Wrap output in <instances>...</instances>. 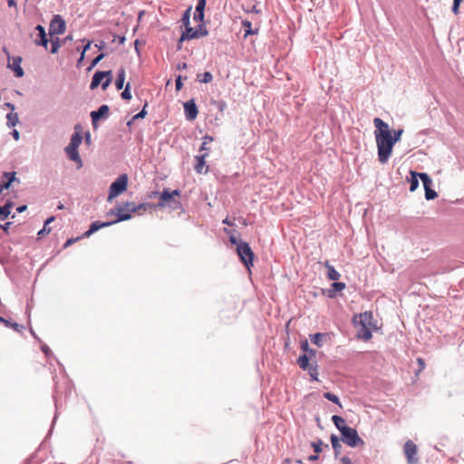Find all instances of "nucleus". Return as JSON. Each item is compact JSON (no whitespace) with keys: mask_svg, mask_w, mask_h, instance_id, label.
Listing matches in <instances>:
<instances>
[{"mask_svg":"<svg viewBox=\"0 0 464 464\" xmlns=\"http://www.w3.org/2000/svg\"><path fill=\"white\" fill-rule=\"evenodd\" d=\"M417 363L419 365V370L416 372V374L418 375L420 372H422L425 369L426 364L422 358H417Z\"/></svg>","mask_w":464,"mask_h":464,"instance_id":"nucleus-42","label":"nucleus"},{"mask_svg":"<svg viewBox=\"0 0 464 464\" xmlns=\"http://www.w3.org/2000/svg\"><path fill=\"white\" fill-rule=\"evenodd\" d=\"M318 459V456H317V455H311V456L308 458V459H309V460H311V461H312V460H315V459Z\"/></svg>","mask_w":464,"mask_h":464,"instance_id":"nucleus-58","label":"nucleus"},{"mask_svg":"<svg viewBox=\"0 0 464 464\" xmlns=\"http://www.w3.org/2000/svg\"><path fill=\"white\" fill-rule=\"evenodd\" d=\"M332 420L334 423V425L336 426V428L340 430L341 433H342V430H343V429L348 428V426L345 425L344 419L340 416L334 415L332 417Z\"/></svg>","mask_w":464,"mask_h":464,"instance_id":"nucleus-27","label":"nucleus"},{"mask_svg":"<svg viewBox=\"0 0 464 464\" xmlns=\"http://www.w3.org/2000/svg\"><path fill=\"white\" fill-rule=\"evenodd\" d=\"M223 223L226 224V225H228V226H233L234 224L229 220L228 218H226L224 220H223Z\"/></svg>","mask_w":464,"mask_h":464,"instance_id":"nucleus-56","label":"nucleus"},{"mask_svg":"<svg viewBox=\"0 0 464 464\" xmlns=\"http://www.w3.org/2000/svg\"><path fill=\"white\" fill-rule=\"evenodd\" d=\"M402 132H403L402 130H393L392 132V140L396 143L397 141H399L401 140V136Z\"/></svg>","mask_w":464,"mask_h":464,"instance_id":"nucleus-39","label":"nucleus"},{"mask_svg":"<svg viewBox=\"0 0 464 464\" xmlns=\"http://www.w3.org/2000/svg\"><path fill=\"white\" fill-rule=\"evenodd\" d=\"M353 323L357 329V337L363 341H369L372 337V331L378 328L372 312L355 314Z\"/></svg>","mask_w":464,"mask_h":464,"instance_id":"nucleus-3","label":"nucleus"},{"mask_svg":"<svg viewBox=\"0 0 464 464\" xmlns=\"http://www.w3.org/2000/svg\"><path fill=\"white\" fill-rule=\"evenodd\" d=\"M16 179H15V172H5L4 173V176H3V181L0 182V193L4 190V189H7L11 183L13 181H14Z\"/></svg>","mask_w":464,"mask_h":464,"instance_id":"nucleus-19","label":"nucleus"},{"mask_svg":"<svg viewBox=\"0 0 464 464\" xmlns=\"http://www.w3.org/2000/svg\"><path fill=\"white\" fill-rule=\"evenodd\" d=\"M197 78L200 82H203V83H208L213 80V76L209 72H206L204 73L198 74Z\"/></svg>","mask_w":464,"mask_h":464,"instance_id":"nucleus-29","label":"nucleus"},{"mask_svg":"<svg viewBox=\"0 0 464 464\" xmlns=\"http://www.w3.org/2000/svg\"><path fill=\"white\" fill-rule=\"evenodd\" d=\"M341 462L343 464H352V461H351V459L348 457H343L341 459Z\"/></svg>","mask_w":464,"mask_h":464,"instance_id":"nucleus-52","label":"nucleus"},{"mask_svg":"<svg viewBox=\"0 0 464 464\" xmlns=\"http://www.w3.org/2000/svg\"><path fill=\"white\" fill-rule=\"evenodd\" d=\"M0 322L4 323L7 326L10 325L12 328H14L17 332H19L21 329L24 328V326L18 324L17 323L10 324L8 321H6L5 319H4L1 316H0Z\"/></svg>","mask_w":464,"mask_h":464,"instance_id":"nucleus-32","label":"nucleus"},{"mask_svg":"<svg viewBox=\"0 0 464 464\" xmlns=\"http://www.w3.org/2000/svg\"><path fill=\"white\" fill-rule=\"evenodd\" d=\"M420 179H421L423 183L424 189L429 188L432 185V180L430 178V176L426 173H420L419 174Z\"/></svg>","mask_w":464,"mask_h":464,"instance_id":"nucleus-28","label":"nucleus"},{"mask_svg":"<svg viewBox=\"0 0 464 464\" xmlns=\"http://www.w3.org/2000/svg\"><path fill=\"white\" fill-rule=\"evenodd\" d=\"M127 186L128 177L126 174H122L110 186L108 201H112L116 197L123 193L127 189Z\"/></svg>","mask_w":464,"mask_h":464,"instance_id":"nucleus-4","label":"nucleus"},{"mask_svg":"<svg viewBox=\"0 0 464 464\" xmlns=\"http://www.w3.org/2000/svg\"><path fill=\"white\" fill-rule=\"evenodd\" d=\"M35 30H37L39 32V40L38 39H35L34 40V43L37 44V45H42L44 47H47V44H48V39L46 37V34H45V30L44 28L38 24L36 27H35Z\"/></svg>","mask_w":464,"mask_h":464,"instance_id":"nucleus-21","label":"nucleus"},{"mask_svg":"<svg viewBox=\"0 0 464 464\" xmlns=\"http://www.w3.org/2000/svg\"><path fill=\"white\" fill-rule=\"evenodd\" d=\"M190 11L191 7L188 8L182 17V22L186 27L189 24Z\"/></svg>","mask_w":464,"mask_h":464,"instance_id":"nucleus-37","label":"nucleus"},{"mask_svg":"<svg viewBox=\"0 0 464 464\" xmlns=\"http://www.w3.org/2000/svg\"><path fill=\"white\" fill-rule=\"evenodd\" d=\"M21 62H22V58L17 56V57H14L12 63H8V67L11 68L14 72L15 76L18 78L23 77L24 74V70L20 65Z\"/></svg>","mask_w":464,"mask_h":464,"instance_id":"nucleus-17","label":"nucleus"},{"mask_svg":"<svg viewBox=\"0 0 464 464\" xmlns=\"http://www.w3.org/2000/svg\"><path fill=\"white\" fill-rule=\"evenodd\" d=\"M324 266L327 268V277L332 281H337L340 278V274L335 268L330 265L329 261L324 262Z\"/></svg>","mask_w":464,"mask_h":464,"instance_id":"nucleus-22","label":"nucleus"},{"mask_svg":"<svg viewBox=\"0 0 464 464\" xmlns=\"http://www.w3.org/2000/svg\"><path fill=\"white\" fill-rule=\"evenodd\" d=\"M109 226H111V221H107V222H100V221H95L93 223H92L89 230H87L84 234H83V237H89L92 234H93L94 232H96L97 230H99L100 228L102 227H109Z\"/></svg>","mask_w":464,"mask_h":464,"instance_id":"nucleus-20","label":"nucleus"},{"mask_svg":"<svg viewBox=\"0 0 464 464\" xmlns=\"http://www.w3.org/2000/svg\"><path fill=\"white\" fill-rule=\"evenodd\" d=\"M373 124L378 160L382 164H385L392 156L395 142L392 140V131L386 122L380 118H375Z\"/></svg>","mask_w":464,"mask_h":464,"instance_id":"nucleus-1","label":"nucleus"},{"mask_svg":"<svg viewBox=\"0 0 464 464\" xmlns=\"http://www.w3.org/2000/svg\"><path fill=\"white\" fill-rule=\"evenodd\" d=\"M91 44H92V43L90 41H88L87 44H85V46L83 47V52L81 55L80 61H82L83 59L84 53L91 47Z\"/></svg>","mask_w":464,"mask_h":464,"instance_id":"nucleus-46","label":"nucleus"},{"mask_svg":"<svg viewBox=\"0 0 464 464\" xmlns=\"http://www.w3.org/2000/svg\"><path fill=\"white\" fill-rule=\"evenodd\" d=\"M10 225H11V222H7L5 225H2L1 227L3 228L4 231L7 232Z\"/></svg>","mask_w":464,"mask_h":464,"instance_id":"nucleus-53","label":"nucleus"},{"mask_svg":"<svg viewBox=\"0 0 464 464\" xmlns=\"http://www.w3.org/2000/svg\"><path fill=\"white\" fill-rule=\"evenodd\" d=\"M109 107L108 105H102L97 111H93L91 112V117H92V124L93 126L96 125V122L102 119V118H105L108 116L109 114Z\"/></svg>","mask_w":464,"mask_h":464,"instance_id":"nucleus-14","label":"nucleus"},{"mask_svg":"<svg viewBox=\"0 0 464 464\" xmlns=\"http://www.w3.org/2000/svg\"><path fill=\"white\" fill-rule=\"evenodd\" d=\"M237 252L240 257V260L249 269V266L253 265L254 253L251 250L247 243H240L237 245Z\"/></svg>","mask_w":464,"mask_h":464,"instance_id":"nucleus-7","label":"nucleus"},{"mask_svg":"<svg viewBox=\"0 0 464 464\" xmlns=\"http://www.w3.org/2000/svg\"><path fill=\"white\" fill-rule=\"evenodd\" d=\"M185 115L187 120L194 121L198 113L197 105L194 100H189L184 103Z\"/></svg>","mask_w":464,"mask_h":464,"instance_id":"nucleus-13","label":"nucleus"},{"mask_svg":"<svg viewBox=\"0 0 464 464\" xmlns=\"http://www.w3.org/2000/svg\"><path fill=\"white\" fill-rule=\"evenodd\" d=\"M420 173H417L415 171H411V179H410V191L413 192L417 189L419 187V180L418 178Z\"/></svg>","mask_w":464,"mask_h":464,"instance_id":"nucleus-26","label":"nucleus"},{"mask_svg":"<svg viewBox=\"0 0 464 464\" xmlns=\"http://www.w3.org/2000/svg\"><path fill=\"white\" fill-rule=\"evenodd\" d=\"M206 6V0H198L196 10L194 13V20L199 24H203L204 9Z\"/></svg>","mask_w":464,"mask_h":464,"instance_id":"nucleus-18","label":"nucleus"},{"mask_svg":"<svg viewBox=\"0 0 464 464\" xmlns=\"http://www.w3.org/2000/svg\"><path fill=\"white\" fill-rule=\"evenodd\" d=\"M324 397L325 399H327L328 401H330L335 404H338L339 406H342L339 398L335 394L331 393V392H325L324 394Z\"/></svg>","mask_w":464,"mask_h":464,"instance_id":"nucleus-31","label":"nucleus"},{"mask_svg":"<svg viewBox=\"0 0 464 464\" xmlns=\"http://www.w3.org/2000/svg\"><path fill=\"white\" fill-rule=\"evenodd\" d=\"M65 152L67 157L77 163L78 169L82 167V161L79 155L78 150L72 147H70L69 145L65 148Z\"/></svg>","mask_w":464,"mask_h":464,"instance_id":"nucleus-15","label":"nucleus"},{"mask_svg":"<svg viewBox=\"0 0 464 464\" xmlns=\"http://www.w3.org/2000/svg\"><path fill=\"white\" fill-rule=\"evenodd\" d=\"M149 207H150L149 203L135 204L134 202L127 201L116 205L114 208L107 213V216L113 218L111 220V225H113L121 221L130 219L132 213H138L140 211L144 212Z\"/></svg>","mask_w":464,"mask_h":464,"instance_id":"nucleus-2","label":"nucleus"},{"mask_svg":"<svg viewBox=\"0 0 464 464\" xmlns=\"http://www.w3.org/2000/svg\"><path fill=\"white\" fill-rule=\"evenodd\" d=\"M342 440L350 447L362 446L364 441L359 437L355 429L348 427L342 430Z\"/></svg>","mask_w":464,"mask_h":464,"instance_id":"nucleus-5","label":"nucleus"},{"mask_svg":"<svg viewBox=\"0 0 464 464\" xmlns=\"http://www.w3.org/2000/svg\"><path fill=\"white\" fill-rule=\"evenodd\" d=\"M111 79H112L111 71H108V72L98 71L94 73V75L92 77L90 88L92 90H93V89L97 88L102 82V90H106L108 88V86L111 84Z\"/></svg>","mask_w":464,"mask_h":464,"instance_id":"nucleus-6","label":"nucleus"},{"mask_svg":"<svg viewBox=\"0 0 464 464\" xmlns=\"http://www.w3.org/2000/svg\"><path fill=\"white\" fill-rule=\"evenodd\" d=\"M417 452V446L412 440L405 442L404 453L409 464H416L418 462Z\"/></svg>","mask_w":464,"mask_h":464,"instance_id":"nucleus-11","label":"nucleus"},{"mask_svg":"<svg viewBox=\"0 0 464 464\" xmlns=\"http://www.w3.org/2000/svg\"><path fill=\"white\" fill-rule=\"evenodd\" d=\"M7 1H8V5H9L10 7H12V6H14V7H15V6H16L15 0H7Z\"/></svg>","mask_w":464,"mask_h":464,"instance_id":"nucleus-57","label":"nucleus"},{"mask_svg":"<svg viewBox=\"0 0 464 464\" xmlns=\"http://www.w3.org/2000/svg\"><path fill=\"white\" fill-rule=\"evenodd\" d=\"M181 88H182V82H181V79H180V76H179L176 80V89L177 90H180Z\"/></svg>","mask_w":464,"mask_h":464,"instance_id":"nucleus-51","label":"nucleus"},{"mask_svg":"<svg viewBox=\"0 0 464 464\" xmlns=\"http://www.w3.org/2000/svg\"><path fill=\"white\" fill-rule=\"evenodd\" d=\"M307 347H308V343H307V342H305V343H304L302 344V348H303L304 351H306V350H307Z\"/></svg>","mask_w":464,"mask_h":464,"instance_id":"nucleus-59","label":"nucleus"},{"mask_svg":"<svg viewBox=\"0 0 464 464\" xmlns=\"http://www.w3.org/2000/svg\"><path fill=\"white\" fill-rule=\"evenodd\" d=\"M26 208H27V206L23 205V206L18 207L16 208V210H17V212L21 213V212L24 211Z\"/></svg>","mask_w":464,"mask_h":464,"instance_id":"nucleus-55","label":"nucleus"},{"mask_svg":"<svg viewBox=\"0 0 464 464\" xmlns=\"http://www.w3.org/2000/svg\"><path fill=\"white\" fill-rule=\"evenodd\" d=\"M208 34V32L206 29L204 24H199L196 29L187 26L186 31L181 35L180 41L197 39L202 36H206Z\"/></svg>","mask_w":464,"mask_h":464,"instance_id":"nucleus-8","label":"nucleus"},{"mask_svg":"<svg viewBox=\"0 0 464 464\" xmlns=\"http://www.w3.org/2000/svg\"><path fill=\"white\" fill-rule=\"evenodd\" d=\"M13 207L14 203L12 201H7L3 207H0V220H5L9 217Z\"/></svg>","mask_w":464,"mask_h":464,"instance_id":"nucleus-23","label":"nucleus"},{"mask_svg":"<svg viewBox=\"0 0 464 464\" xmlns=\"http://www.w3.org/2000/svg\"><path fill=\"white\" fill-rule=\"evenodd\" d=\"M79 239V237H76V238H70L66 241V243L64 244V247H67L69 246H71L72 244H73L74 242H76L77 240Z\"/></svg>","mask_w":464,"mask_h":464,"instance_id":"nucleus-48","label":"nucleus"},{"mask_svg":"<svg viewBox=\"0 0 464 464\" xmlns=\"http://www.w3.org/2000/svg\"><path fill=\"white\" fill-rule=\"evenodd\" d=\"M54 220V217H51L49 218L45 222H44V226L43 227V229H41L39 232H38V236L39 237H43L44 234H48L50 233L51 231V228L48 227L49 224L51 222H53Z\"/></svg>","mask_w":464,"mask_h":464,"instance_id":"nucleus-30","label":"nucleus"},{"mask_svg":"<svg viewBox=\"0 0 464 464\" xmlns=\"http://www.w3.org/2000/svg\"><path fill=\"white\" fill-rule=\"evenodd\" d=\"M331 443H332V446H333V448H334V450L335 451H337L341 448V445H340V442H339V439L334 434H333L331 436Z\"/></svg>","mask_w":464,"mask_h":464,"instance_id":"nucleus-34","label":"nucleus"},{"mask_svg":"<svg viewBox=\"0 0 464 464\" xmlns=\"http://www.w3.org/2000/svg\"><path fill=\"white\" fill-rule=\"evenodd\" d=\"M125 81V70L124 68H121L118 72L117 79L115 82V86L117 90H121L124 85Z\"/></svg>","mask_w":464,"mask_h":464,"instance_id":"nucleus-24","label":"nucleus"},{"mask_svg":"<svg viewBox=\"0 0 464 464\" xmlns=\"http://www.w3.org/2000/svg\"><path fill=\"white\" fill-rule=\"evenodd\" d=\"M7 118H8L9 121H12V125L15 124V121H17V115L16 114L13 115V114L10 113V114L7 115Z\"/></svg>","mask_w":464,"mask_h":464,"instance_id":"nucleus-47","label":"nucleus"},{"mask_svg":"<svg viewBox=\"0 0 464 464\" xmlns=\"http://www.w3.org/2000/svg\"><path fill=\"white\" fill-rule=\"evenodd\" d=\"M104 53L99 54L92 62V67L95 66L101 60L104 58Z\"/></svg>","mask_w":464,"mask_h":464,"instance_id":"nucleus-45","label":"nucleus"},{"mask_svg":"<svg viewBox=\"0 0 464 464\" xmlns=\"http://www.w3.org/2000/svg\"><path fill=\"white\" fill-rule=\"evenodd\" d=\"M224 232H225V233H227V234H228V235L230 236L229 240H230V242H231L232 244H234V245H238V244H239V243L237 242V237H234V236L232 235V231H231V230H229V229H227V228H224Z\"/></svg>","mask_w":464,"mask_h":464,"instance_id":"nucleus-43","label":"nucleus"},{"mask_svg":"<svg viewBox=\"0 0 464 464\" xmlns=\"http://www.w3.org/2000/svg\"><path fill=\"white\" fill-rule=\"evenodd\" d=\"M322 444L323 442L321 440L312 443V447L314 448L315 453L318 454L322 451Z\"/></svg>","mask_w":464,"mask_h":464,"instance_id":"nucleus-41","label":"nucleus"},{"mask_svg":"<svg viewBox=\"0 0 464 464\" xmlns=\"http://www.w3.org/2000/svg\"><path fill=\"white\" fill-rule=\"evenodd\" d=\"M437 197H438V194L436 193L435 190L431 189V188H429L425 189V198H426V199L431 200V199L436 198Z\"/></svg>","mask_w":464,"mask_h":464,"instance_id":"nucleus-33","label":"nucleus"},{"mask_svg":"<svg viewBox=\"0 0 464 464\" xmlns=\"http://www.w3.org/2000/svg\"><path fill=\"white\" fill-rule=\"evenodd\" d=\"M146 114L145 107L138 114L134 116V119L143 118Z\"/></svg>","mask_w":464,"mask_h":464,"instance_id":"nucleus-50","label":"nucleus"},{"mask_svg":"<svg viewBox=\"0 0 464 464\" xmlns=\"http://www.w3.org/2000/svg\"><path fill=\"white\" fill-rule=\"evenodd\" d=\"M63 208H64L63 205L62 203H60L59 206H58V208L59 209H63Z\"/></svg>","mask_w":464,"mask_h":464,"instance_id":"nucleus-60","label":"nucleus"},{"mask_svg":"<svg viewBox=\"0 0 464 464\" xmlns=\"http://www.w3.org/2000/svg\"><path fill=\"white\" fill-rule=\"evenodd\" d=\"M297 364L303 370H307L313 381L318 380V371L316 364L309 363V357L306 354L300 356L297 359Z\"/></svg>","mask_w":464,"mask_h":464,"instance_id":"nucleus-9","label":"nucleus"},{"mask_svg":"<svg viewBox=\"0 0 464 464\" xmlns=\"http://www.w3.org/2000/svg\"><path fill=\"white\" fill-rule=\"evenodd\" d=\"M65 23L61 15H54L49 25V34L51 35L62 34L65 32Z\"/></svg>","mask_w":464,"mask_h":464,"instance_id":"nucleus-10","label":"nucleus"},{"mask_svg":"<svg viewBox=\"0 0 464 464\" xmlns=\"http://www.w3.org/2000/svg\"><path fill=\"white\" fill-rule=\"evenodd\" d=\"M60 47V44H59V41L58 39H56L55 41H52V49H51V53H57L58 49Z\"/></svg>","mask_w":464,"mask_h":464,"instance_id":"nucleus-44","label":"nucleus"},{"mask_svg":"<svg viewBox=\"0 0 464 464\" xmlns=\"http://www.w3.org/2000/svg\"><path fill=\"white\" fill-rule=\"evenodd\" d=\"M290 326V320L286 322L285 327L288 328Z\"/></svg>","mask_w":464,"mask_h":464,"instance_id":"nucleus-61","label":"nucleus"},{"mask_svg":"<svg viewBox=\"0 0 464 464\" xmlns=\"http://www.w3.org/2000/svg\"><path fill=\"white\" fill-rule=\"evenodd\" d=\"M187 67V64L186 63H183L182 64V68H186Z\"/></svg>","mask_w":464,"mask_h":464,"instance_id":"nucleus-62","label":"nucleus"},{"mask_svg":"<svg viewBox=\"0 0 464 464\" xmlns=\"http://www.w3.org/2000/svg\"><path fill=\"white\" fill-rule=\"evenodd\" d=\"M82 140V137L80 132L75 131L70 140L69 146L78 150Z\"/></svg>","mask_w":464,"mask_h":464,"instance_id":"nucleus-25","label":"nucleus"},{"mask_svg":"<svg viewBox=\"0 0 464 464\" xmlns=\"http://www.w3.org/2000/svg\"><path fill=\"white\" fill-rule=\"evenodd\" d=\"M213 141V138L211 136H208V135H206L204 138H203V142H202V145H201V148L200 150H208V147L207 145L210 142Z\"/></svg>","mask_w":464,"mask_h":464,"instance_id":"nucleus-38","label":"nucleus"},{"mask_svg":"<svg viewBox=\"0 0 464 464\" xmlns=\"http://www.w3.org/2000/svg\"><path fill=\"white\" fill-rule=\"evenodd\" d=\"M130 83L128 82L124 91L121 92V98L124 99V100H130L131 99V94H130Z\"/></svg>","mask_w":464,"mask_h":464,"instance_id":"nucleus-36","label":"nucleus"},{"mask_svg":"<svg viewBox=\"0 0 464 464\" xmlns=\"http://www.w3.org/2000/svg\"><path fill=\"white\" fill-rule=\"evenodd\" d=\"M174 196H179V190H173L169 191V189H164L162 193L160 195V202L158 203V207L163 208L167 204H169L170 201H175L176 203H179L174 199Z\"/></svg>","mask_w":464,"mask_h":464,"instance_id":"nucleus-12","label":"nucleus"},{"mask_svg":"<svg viewBox=\"0 0 464 464\" xmlns=\"http://www.w3.org/2000/svg\"><path fill=\"white\" fill-rule=\"evenodd\" d=\"M243 26L245 28H248L247 30H246V34H249L250 33L251 23L249 21H244L243 22Z\"/></svg>","mask_w":464,"mask_h":464,"instance_id":"nucleus-49","label":"nucleus"},{"mask_svg":"<svg viewBox=\"0 0 464 464\" xmlns=\"http://www.w3.org/2000/svg\"><path fill=\"white\" fill-rule=\"evenodd\" d=\"M12 134H13V137L14 138L15 140H19V132H18V130H14Z\"/></svg>","mask_w":464,"mask_h":464,"instance_id":"nucleus-54","label":"nucleus"},{"mask_svg":"<svg viewBox=\"0 0 464 464\" xmlns=\"http://www.w3.org/2000/svg\"><path fill=\"white\" fill-rule=\"evenodd\" d=\"M324 334H315L312 337L311 341H312V343H314V344H316V345L320 346V345H321V343H322V340H323V338H324Z\"/></svg>","mask_w":464,"mask_h":464,"instance_id":"nucleus-35","label":"nucleus"},{"mask_svg":"<svg viewBox=\"0 0 464 464\" xmlns=\"http://www.w3.org/2000/svg\"><path fill=\"white\" fill-rule=\"evenodd\" d=\"M207 157V154L201 155V156H196L195 160V170L198 174H206L208 171V167L206 165L205 158Z\"/></svg>","mask_w":464,"mask_h":464,"instance_id":"nucleus-16","label":"nucleus"},{"mask_svg":"<svg viewBox=\"0 0 464 464\" xmlns=\"http://www.w3.org/2000/svg\"><path fill=\"white\" fill-rule=\"evenodd\" d=\"M345 286H346L345 284L341 283V282H334L332 284L333 289L337 292L343 290L345 288Z\"/></svg>","mask_w":464,"mask_h":464,"instance_id":"nucleus-40","label":"nucleus"}]
</instances>
